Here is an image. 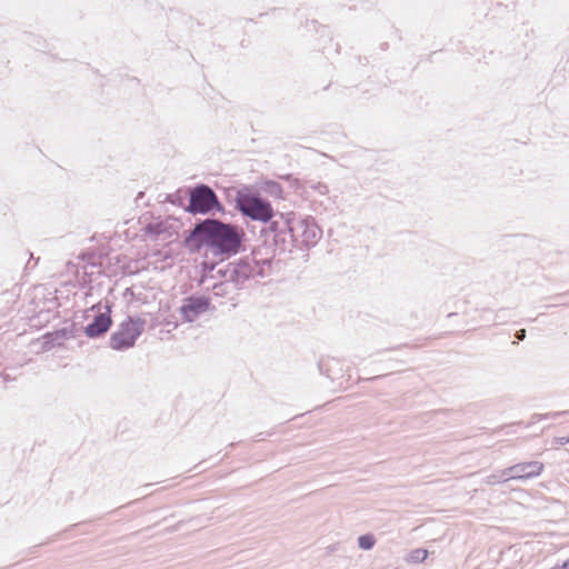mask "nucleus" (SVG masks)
Segmentation results:
<instances>
[{"label": "nucleus", "instance_id": "nucleus-15", "mask_svg": "<svg viewBox=\"0 0 569 569\" xmlns=\"http://www.w3.org/2000/svg\"><path fill=\"white\" fill-rule=\"evenodd\" d=\"M263 190L276 198H282L283 189L280 183L273 180H268L264 182Z\"/></svg>", "mask_w": 569, "mask_h": 569}, {"label": "nucleus", "instance_id": "nucleus-7", "mask_svg": "<svg viewBox=\"0 0 569 569\" xmlns=\"http://www.w3.org/2000/svg\"><path fill=\"white\" fill-rule=\"evenodd\" d=\"M112 305L107 301L104 306L101 302L93 305L88 311L94 312L93 319L84 329V335L90 339L102 337L112 326L111 318Z\"/></svg>", "mask_w": 569, "mask_h": 569}, {"label": "nucleus", "instance_id": "nucleus-1", "mask_svg": "<svg viewBox=\"0 0 569 569\" xmlns=\"http://www.w3.org/2000/svg\"><path fill=\"white\" fill-rule=\"evenodd\" d=\"M246 232L242 227L218 218L198 220L183 238L191 253L203 251L204 258L223 262L244 251Z\"/></svg>", "mask_w": 569, "mask_h": 569}, {"label": "nucleus", "instance_id": "nucleus-24", "mask_svg": "<svg viewBox=\"0 0 569 569\" xmlns=\"http://www.w3.org/2000/svg\"><path fill=\"white\" fill-rule=\"evenodd\" d=\"M220 286H222V283H220V284H214V286H213V289H217V288H219Z\"/></svg>", "mask_w": 569, "mask_h": 569}, {"label": "nucleus", "instance_id": "nucleus-21", "mask_svg": "<svg viewBox=\"0 0 569 569\" xmlns=\"http://www.w3.org/2000/svg\"><path fill=\"white\" fill-rule=\"evenodd\" d=\"M556 443L560 445V446H563V445H567L569 443V436L567 437H558L555 439Z\"/></svg>", "mask_w": 569, "mask_h": 569}, {"label": "nucleus", "instance_id": "nucleus-22", "mask_svg": "<svg viewBox=\"0 0 569 569\" xmlns=\"http://www.w3.org/2000/svg\"><path fill=\"white\" fill-rule=\"evenodd\" d=\"M516 338L519 340V341H522L526 339V330L525 329H520L516 332Z\"/></svg>", "mask_w": 569, "mask_h": 569}, {"label": "nucleus", "instance_id": "nucleus-17", "mask_svg": "<svg viewBox=\"0 0 569 569\" xmlns=\"http://www.w3.org/2000/svg\"><path fill=\"white\" fill-rule=\"evenodd\" d=\"M428 557V551L426 549H415L410 552L409 555V560L411 562H416V563H419V562H422L427 559Z\"/></svg>", "mask_w": 569, "mask_h": 569}, {"label": "nucleus", "instance_id": "nucleus-4", "mask_svg": "<svg viewBox=\"0 0 569 569\" xmlns=\"http://www.w3.org/2000/svg\"><path fill=\"white\" fill-rule=\"evenodd\" d=\"M259 233L262 241L253 248L249 257L262 271H267L269 276L274 257L289 251L278 243L276 234L279 232L273 228V222L271 227L261 226Z\"/></svg>", "mask_w": 569, "mask_h": 569}, {"label": "nucleus", "instance_id": "nucleus-18", "mask_svg": "<svg viewBox=\"0 0 569 569\" xmlns=\"http://www.w3.org/2000/svg\"><path fill=\"white\" fill-rule=\"evenodd\" d=\"M508 475L505 473V469L502 471H499L497 473H492L490 475L489 477H487V480L486 482L488 485H496V483H501V482H505V481H508Z\"/></svg>", "mask_w": 569, "mask_h": 569}, {"label": "nucleus", "instance_id": "nucleus-19", "mask_svg": "<svg viewBox=\"0 0 569 569\" xmlns=\"http://www.w3.org/2000/svg\"><path fill=\"white\" fill-rule=\"evenodd\" d=\"M566 412L567 411L548 412L546 415H538V413H536V415L532 416L531 419H532V422H535V421H538V420H541V419L557 418V417H559L561 415H565Z\"/></svg>", "mask_w": 569, "mask_h": 569}, {"label": "nucleus", "instance_id": "nucleus-10", "mask_svg": "<svg viewBox=\"0 0 569 569\" xmlns=\"http://www.w3.org/2000/svg\"><path fill=\"white\" fill-rule=\"evenodd\" d=\"M543 470V463L540 461L521 462L505 469L508 479L527 480L538 477Z\"/></svg>", "mask_w": 569, "mask_h": 569}, {"label": "nucleus", "instance_id": "nucleus-13", "mask_svg": "<svg viewBox=\"0 0 569 569\" xmlns=\"http://www.w3.org/2000/svg\"><path fill=\"white\" fill-rule=\"evenodd\" d=\"M168 223L164 221H156L148 223L142 230L146 234L159 237L168 231Z\"/></svg>", "mask_w": 569, "mask_h": 569}, {"label": "nucleus", "instance_id": "nucleus-20", "mask_svg": "<svg viewBox=\"0 0 569 569\" xmlns=\"http://www.w3.org/2000/svg\"><path fill=\"white\" fill-rule=\"evenodd\" d=\"M550 569H569V559H567L566 561H563L562 563H557L553 567H551Z\"/></svg>", "mask_w": 569, "mask_h": 569}, {"label": "nucleus", "instance_id": "nucleus-3", "mask_svg": "<svg viewBox=\"0 0 569 569\" xmlns=\"http://www.w3.org/2000/svg\"><path fill=\"white\" fill-rule=\"evenodd\" d=\"M236 208L253 221L262 226L271 227L282 212H276L269 200L258 193L238 192L236 196Z\"/></svg>", "mask_w": 569, "mask_h": 569}, {"label": "nucleus", "instance_id": "nucleus-14", "mask_svg": "<svg viewBox=\"0 0 569 569\" xmlns=\"http://www.w3.org/2000/svg\"><path fill=\"white\" fill-rule=\"evenodd\" d=\"M69 338L68 329L63 328L51 333L46 335V345L51 343L52 346H61L64 340Z\"/></svg>", "mask_w": 569, "mask_h": 569}, {"label": "nucleus", "instance_id": "nucleus-5", "mask_svg": "<svg viewBox=\"0 0 569 569\" xmlns=\"http://www.w3.org/2000/svg\"><path fill=\"white\" fill-rule=\"evenodd\" d=\"M188 204L184 210L192 214H209L213 211L223 212L216 192L211 187L204 183H198L186 190Z\"/></svg>", "mask_w": 569, "mask_h": 569}, {"label": "nucleus", "instance_id": "nucleus-6", "mask_svg": "<svg viewBox=\"0 0 569 569\" xmlns=\"http://www.w3.org/2000/svg\"><path fill=\"white\" fill-rule=\"evenodd\" d=\"M144 326V319L139 317H128L118 326V329L110 336V348L117 351H122L132 348L137 339L143 332Z\"/></svg>", "mask_w": 569, "mask_h": 569}, {"label": "nucleus", "instance_id": "nucleus-2", "mask_svg": "<svg viewBox=\"0 0 569 569\" xmlns=\"http://www.w3.org/2000/svg\"><path fill=\"white\" fill-rule=\"evenodd\" d=\"M278 230V243L291 252L292 248L310 249L315 247L322 237V230L311 216L300 217L295 212H286L279 216L273 222Z\"/></svg>", "mask_w": 569, "mask_h": 569}, {"label": "nucleus", "instance_id": "nucleus-23", "mask_svg": "<svg viewBox=\"0 0 569 569\" xmlns=\"http://www.w3.org/2000/svg\"><path fill=\"white\" fill-rule=\"evenodd\" d=\"M316 189H317L320 193H322V194L328 193V190H329V189H328V187H327L326 184H322V183H319V184L316 187Z\"/></svg>", "mask_w": 569, "mask_h": 569}, {"label": "nucleus", "instance_id": "nucleus-12", "mask_svg": "<svg viewBox=\"0 0 569 569\" xmlns=\"http://www.w3.org/2000/svg\"><path fill=\"white\" fill-rule=\"evenodd\" d=\"M318 369L321 375L330 380H336L342 377L343 366L341 361L333 357L321 358L318 361Z\"/></svg>", "mask_w": 569, "mask_h": 569}, {"label": "nucleus", "instance_id": "nucleus-11", "mask_svg": "<svg viewBox=\"0 0 569 569\" xmlns=\"http://www.w3.org/2000/svg\"><path fill=\"white\" fill-rule=\"evenodd\" d=\"M221 262L218 260L217 262L214 261H210L209 259H204L202 262H201V270L204 274V277L207 278H219L221 279L222 283L224 282H231V280H229V272L230 269H231V262L226 264V266H219Z\"/></svg>", "mask_w": 569, "mask_h": 569}, {"label": "nucleus", "instance_id": "nucleus-16", "mask_svg": "<svg viewBox=\"0 0 569 569\" xmlns=\"http://www.w3.org/2000/svg\"><path fill=\"white\" fill-rule=\"evenodd\" d=\"M376 543V538L371 533L362 535L358 538V546L362 550H371Z\"/></svg>", "mask_w": 569, "mask_h": 569}, {"label": "nucleus", "instance_id": "nucleus-9", "mask_svg": "<svg viewBox=\"0 0 569 569\" xmlns=\"http://www.w3.org/2000/svg\"><path fill=\"white\" fill-rule=\"evenodd\" d=\"M210 307L211 299L209 297L191 295L182 300L179 311L186 322H193Z\"/></svg>", "mask_w": 569, "mask_h": 569}, {"label": "nucleus", "instance_id": "nucleus-8", "mask_svg": "<svg viewBox=\"0 0 569 569\" xmlns=\"http://www.w3.org/2000/svg\"><path fill=\"white\" fill-rule=\"evenodd\" d=\"M229 280L236 287H241L251 278L268 276L267 271H262L259 266L249 257H243L236 262H231V269L228 271Z\"/></svg>", "mask_w": 569, "mask_h": 569}]
</instances>
